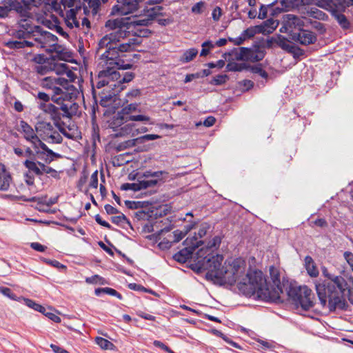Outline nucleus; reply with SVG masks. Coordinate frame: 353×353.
<instances>
[{"instance_id":"f257e3e1","label":"nucleus","mask_w":353,"mask_h":353,"mask_svg":"<svg viewBox=\"0 0 353 353\" xmlns=\"http://www.w3.org/2000/svg\"><path fill=\"white\" fill-rule=\"evenodd\" d=\"M203 250L196 252L194 262L190 268L196 274L207 271L205 279L208 281L219 286L225 284L234 285L241 277L246 268V261L241 257L227 259L222 265L223 256L210 253L203 256Z\"/></svg>"},{"instance_id":"f03ea898","label":"nucleus","mask_w":353,"mask_h":353,"mask_svg":"<svg viewBox=\"0 0 353 353\" xmlns=\"http://www.w3.org/2000/svg\"><path fill=\"white\" fill-rule=\"evenodd\" d=\"M74 94L63 91L61 88H54V94L51 96V100L57 103L56 106L52 103H41L39 108L47 114H49L54 121V125L59 132L69 139H75L78 137L79 133L73 132H67L64 128L65 122L61 118L71 119L76 114L79 105L73 101Z\"/></svg>"},{"instance_id":"7ed1b4c3","label":"nucleus","mask_w":353,"mask_h":353,"mask_svg":"<svg viewBox=\"0 0 353 353\" xmlns=\"http://www.w3.org/2000/svg\"><path fill=\"white\" fill-rule=\"evenodd\" d=\"M237 286L245 296H251L257 294L259 299L263 301H268L280 297L278 292L272 293L270 290L261 270L250 269L245 275V279H243V281H240Z\"/></svg>"},{"instance_id":"20e7f679","label":"nucleus","mask_w":353,"mask_h":353,"mask_svg":"<svg viewBox=\"0 0 353 353\" xmlns=\"http://www.w3.org/2000/svg\"><path fill=\"white\" fill-rule=\"evenodd\" d=\"M346 287L342 289L337 288L335 285H329L327 283H320L316 285V294L323 307L327 304L328 299V307L330 312H334L336 308L346 310L348 304L343 297Z\"/></svg>"},{"instance_id":"39448f33","label":"nucleus","mask_w":353,"mask_h":353,"mask_svg":"<svg viewBox=\"0 0 353 353\" xmlns=\"http://www.w3.org/2000/svg\"><path fill=\"white\" fill-rule=\"evenodd\" d=\"M288 296L296 309L301 307L303 311H308L314 305L312 300V290L306 285L296 287L290 285L288 290Z\"/></svg>"},{"instance_id":"423d86ee","label":"nucleus","mask_w":353,"mask_h":353,"mask_svg":"<svg viewBox=\"0 0 353 353\" xmlns=\"http://www.w3.org/2000/svg\"><path fill=\"white\" fill-rule=\"evenodd\" d=\"M272 43H276L282 50L291 54L295 59H298L305 54L304 50L294 44H290V41L281 34H277L268 39V47L270 48Z\"/></svg>"},{"instance_id":"0eeeda50","label":"nucleus","mask_w":353,"mask_h":353,"mask_svg":"<svg viewBox=\"0 0 353 353\" xmlns=\"http://www.w3.org/2000/svg\"><path fill=\"white\" fill-rule=\"evenodd\" d=\"M139 0H117V4L112 6L111 14L127 15L139 9Z\"/></svg>"},{"instance_id":"6e6552de","label":"nucleus","mask_w":353,"mask_h":353,"mask_svg":"<svg viewBox=\"0 0 353 353\" xmlns=\"http://www.w3.org/2000/svg\"><path fill=\"white\" fill-rule=\"evenodd\" d=\"M35 0H10L11 12H14L20 18H31V2Z\"/></svg>"},{"instance_id":"1a4fd4ad","label":"nucleus","mask_w":353,"mask_h":353,"mask_svg":"<svg viewBox=\"0 0 353 353\" xmlns=\"http://www.w3.org/2000/svg\"><path fill=\"white\" fill-rule=\"evenodd\" d=\"M106 67V68L99 72L97 77H106L110 83L111 82H115L114 83L110 84V88H115V90L120 89L119 81H121L122 74L118 72L114 66Z\"/></svg>"},{"instance_id":"9d476101","label":"nucleus","mask_w":353,"mask_h":353,"mask_svg":"<svg viewBox=\"0 0 353 353\" xmlns=\"http://www.w3.org/2000/svg\"><path fill=\"white\" fill-rule=\"evenodd\" d=\"M322 274L323 275L327 278L329 281L319 279L315 283V288L316 289V285L320 283H327L329 285H335V286L339 289H342L343 287H346L347 283L345 279L341 276H335L334 274H331L327 269L325 267L322 268Z\"/></svg>"},{"instance_id":"9b49d317","label":"nucleus","mask_w":353,"mask_h":353,"mask_svg":"<svg viewBox=\"0 0 353 353\" xmlns=\"http://www.w3.org/2000/svg\"><path fill=\"white\" fill-rule=\"evenodd\" d=\"M40 150H37V156L39 159L43 160L45 163L49 164L55 159L61 157L60 154L53 152L44 143L41 145Z\"/></svg>"},{"instance_id":"f8f14e48","label":"nucleus","mask_w":353,"mask_h":353,"mask_svg":"<svg viewBox=\"0 0 353 353\" xmlns=\"http://www.w3.org/2000/svg\"><path fill=\"white\" fill-rule=\"evenodd\" d=\"M24 302H25V304L28 307L32 308L35 311H38V312H41V314H43L46 316H47L49 319L52 320V321H54L55 323L61 322V319L59 316L56 315L54 313L46 312V307H44L41 305L36 303L33 300L30 299H24Z\"/></svg>"},{"instance_id":"ddd939ff","label":"nucleus","mask_w":353,"mask_h":353,"mask_svg":"<svg viewBox=\"0 0 353 353\" xmlns=\"http://www.w3.org/2000/svg\"><path fill=\"white\" fill-rule=\"evenodd\" d=\"M32 19V16L31 18L22 17L18 21L17 24L24 31L28 32L30 35L35 37L42 30V28L39 26H34L31 21Z\"/></svg>"},{"instance_id":"4468645a","label":"nucleus","mask_w":353,"mask_h":353,"mask_svg":"<svg viewBox=\"0 0 353 353\" xmlns=\"http://www.w3.org/2000/svg\"><path fill=\"white\" fill-rule=\"evenodd\" d=\"M120 92L119 90H115V88H111V90L108 91L103 90L99 93L100 98L99 104L104 108L109 106L112 102L115 101L117 96L119 95Z\"/></svg>"},{"instance_id":"2eb2a0df","label":"nucleus","mask_w":353,"mask_h":353,"mask_svg":"<svg viewBox=\"0 0 353 353\" xmlns=\"http://www.w3.org/2000/svg\"><path fill=\"white\" fill-rule=\"evenodd\" d=\"M209 229L210 225L207 223H203L200 225L198 232H195L194 236L190 239V244L192 245L193 249L198 248L203 244V241L200 239L206 235Z\"/></svg>"},{"instance_id":"dca6fc26","label":"nucleus","mask_w":353,"mask_h":353,"mask_svg":"<svg viewBox=\"0 0 353 353\" xmlns=\"http://www.w3.org/2000/svg\"><path fill=\"white\" fill-rule=\"evenodd\" d=\"M283 21H285L286 26L291 30L297 29L299 31L304 26L303 21L298 16L292 14H287L283 17Z\"/></svg>"},{"instance_id":"f3484780","label":"nucleus","mask_w":353,"mask_h":353,"mask_svg":"<svg viewBox=\"0 0 353 353\" xmlns=\"http://www.w3.org/2000/svg\"><path fill=\"white\" fill-rule=\"evenodd\" d=\"M195 249H193L192 245L188 248H183L176 253H175L172 258L176 261L180 263H185L190 258L192 257V253Z\"/></svg>"},{"instance_id":"a211bd4d","label":"nucleus","mask_w":353,"mask_h":353,"mask_svg":"<svg viewBox=\"0 0 353 353\" xmlns=\"http://www.w3.org/2000/svg\"><path fill=\"white\" fill-rule=\"evenodd\" d=\"M38 35H40V37L35 38L34 40L40 43H41V48H44L45 44H52L53 43H57L58 41V37L52 34L50 32L43 30H41Z\"/></svg>"},{"instance_id":"6ab92c4d","label":"nucleus","mask_w":353,"mask_h":353,"mask_svg":"<svg viewBox=\"0 0 353 353\" xmlns=\"http://www.w3.org/2000/svg\"><path fill=\"white\" fill-rule=\"evenodd\" d=\"M300 31L299 43L303 46L314 44L317 41L316 35L312 31L301 28Z\"/></svg>"},{"instance_id":"aec40b11","label":"nucleus","mask_w":353,"mask_h":353,"mask_svg":"<svg viewBox=\"0 0 353 353\" xmlns=\"http://www.w3.org/2000/svg\"><path fill=\"white\" fill-rule=\"evenodd\" d=\"M18 200L25 201V202H37L38 204H45L47 206L50 207L52 205L55 204L58 201V196L51 197L47 201H44L43 198L32 196L30 198H28L24 195H21L17 197Z\"/></svg>"},{"instance_id":"412c9836","label":"nucleus","mask_w":353,"mask_h":353,"mask_svg":"<svg viewBox=\"0 0 353 353\" xmlns=\"http://www.w3.org/2000/svg\"><path fill=\"white\" fill-rule=\"evenodd\" d=\"M277 2H279L281 6L284 7V9L288 10V11L307 3L305 0H276L270 3L269 6H274Z\"/></svg>"},{"instance_id":"4be33fe9","label":"nucleus","mask_w":353,"mask_h":353,"mask_svg":"<svg viewBox=\"0 0 353 353\" xmlns=\"http://www.w3.org/2000/svg\"><path fill=\"white\" fill-rule=\"evenodd\" d=\"M73 54L70 51H68L66 48L61 46V48L58 49L57 54L50 55L51 61H56L57 60H61L65 61H71Z\"/></svg>"},{"instance_id":"5701e85b","label":"nucleus","mask_w":353,"mask_h":353,"mask_svg":"<svg viewBox=\"0 0 353 353\" xmlns=\"http://www.w3.org/2000/svg\"><path fill=\"white\" fill-rule=\"evenodd\" d=\"M305 268L307 270V274L311 277H316L319 276V272L316 268V265L312 258V256L307 255L305 257Z\"/></svg>"},{"instance_id":"b1692460","label":"nucleus","mask_w":353,"mask_h":353,"mask_svg":"<svg viewBox=\"0 0 353 353\" xmlns=\"http://www.w3.org/2000/svg\"><path fill=\"white\" fill-rule=\"evenodd\" d=\"M117 49V45L110 46L109 48L102 54L101 59L114 61V62L118 61V59H120V53Z\"/></svg>"},{"instance_id":"393cba45","label":"nucleus","mask_w":353,"mask_h":353,"mask_svg":"<svg viewBox=\"0 0 353 353\" xmlns=\"http://www.w3.org/2000/svg\"><path fill=\"white\" fill-rule=\"evenodd\" d=\"M332 15L337 21L343 30H348L350 28V22L345 14L340 13L336 10H334L332 12Z\"/></svg>"},{"instance_id":"a878e982","label":"nucleus","mask_w":353,"mask_h":353,"mask_svg":"<svg viewBox=\"0 0 353 353\" xmlns=\"http://www.w3.org/2000/svg\"><path fill=\"white\" fill-rule=\"evenodd\" d=\"M265 52L264 50L260 48V46L258 43L253 44L252 52L249 57V60L251 62H259L264 58Z\"/></svg>"},{"instance_id":"bb28decb","label":"nucleus","mask_w":353,"mask_h":353,"mask_svg":"<svg viewBox=\"0 0 353 353\" xmlns=\"http://www.w3.org/2000/svg\"><path fill=\"white\" fill-rule=\"evenodd\" d=\"M36 131L37 132V133H39V134L41 137L42 139L43 137L47 138L46 134L48 132L49 133V134L52 133V132L54 131V128L50 123L42 121L39 122L36 126Z\"/></svg>"},{"instance_id":"cd10ccee","label":"nucleus","mask_w":353,"mask_h":353,"mask_svg":"<svg viewBox=\"0 0 353 353\" xmlns=\"http://www.w3.org/2000/svg\"><path fill=\"white\" fill-rule=\"evenodd\" d=\"M20 127L21 130L25 134L24 138L30 141L33 139H37V135L34 132L32 128L25 121H20Z\"/></svg>"},{"instance_id":"c85d7f7f","label":"nucleus","mask_w":353,"mask_h":353,"mask_svg":"<svg viewBox=\"0 0 353 353\" xmlns=\"http://www.w3.org/2000/svg\"><path fill=\"white\" fill-rule=\"evenodd\" d=\"M277 25V21L270 18L263 21L261 25L257 26H262L263 32H261V33L265 35L272 33V32L276 29Z\"/></svg>"},{"instance_id":"c756f323","label":"nucleus","mask_w":353,"mask_h":353,"mask_svg":"<svg viewBox=\"0 0 353 353\" xmlns=\"http://www.w3.org/2000/svg\"><path fill=\"white\" fill-rule=\"evenodd\" d=\"M270 274L271 277V280L273 283V285L276 287L278 291H276L279 294L283 293V289L281 287V283L280 281V273L279 272L275 269L274 267H271L270 269Z\"/></svg>"},{"instance_id":"7c9ffc66","label":"nucleus","mask_w":353,"mask_h":353,"mask_svg":"<svg viewBox=\"0 0 353 353\" xmlns=\"http://www.w3.org/2000/svg\"><path fill=\"white\" fill-rule=\"evenodd\" d=\"M169 173L164 170H159L153 172L152 170H146L143 173L142 176L145 178L149 177H155L156 179H158L159 181H161L163 183L164 182V179L168 177Z\"/></svg>"},{"instance_id":"2f4dec72","label":"nucleus","mask_w":353,"mask_h":353,"mask_svg":"<svg viewBox=\"0 0 353 353\" xmlns=\"http://www.w3.org/2000/svg\"><path fill=\"white\" fill-rule=\"evenodd\" d=\"M250 64L247 63H236L234 61H228L226 65V71L228 72H241L243 70H248Z\"/></svg>"},{"instance_id":"473e14b6","label":"nucleus","mask_w":353,"mask_h":353,"mask_svg":"<svg viewBox=\"0 0 353 353\" xmlns=\"http://www.w3.org/2000/svg\"><path fill=\"white\" fill-rule=\"evenodd\" d=\"M98 79L99 81L96 83V85L92 84V95L96 103H97V95L95 88L101 89L106 85H110V81L106 77H98Z\"/></svg>"},{"instance_id":"72a5a7b5","label":"nucleus","mask_w":353,"mask_h":353,"mask_svg":"<svg viewBox=\"0 0 353 353\" xmlns=\"http://www.w3.org/2000/svg\"><path fill=\"white\" fill-rule=\"evenodd\" d=\"M261 32H263L262 26H250L245 29V30H243L241 35L243 38H245V41L246 39L253 38L255 36V34H260Z\"/></svg>"},{"instance_id":"f704fd0d","label":"nucleus","mask_w":353,"mask_h":353,"mask_svg":"<svg viewBox=\"0 0 353 353\" xmlns=\"http://www.w3.org/2000/svg\"><path fill=\"white\" fill-rule=\"evenodd\" d=\"M152 204L151 202L148 201H132L129 200L125 201V205L128 209L136 210L146 208Z\"/></svg>"},{"instance_id":"c9c22d12","label":"nucleus","mask_w":353,"mask_h":353,"mask_svg":"<svg viewBox=\"0 0 353 353\" xmlns=\"http://www.w3.org/2000/svg\"><path fill=\"white\" fill-rule=\"evenodd\" d=\"M211 73H212V72L210 69H203L201 72H199L196 73L188 74L185 76L184 82L186 83L192 81L194 79L203 78L205 77H208L210 74H211Z\"/></svg>"},{"instance_id":"e433bc0d","label":"nucleus","mask_w":353,"mask_h":353,"mask_svg":"<svg viewBox=\"0 0 353 353\" xmlns=\"http://www.w3.org/2000/svg\"><path fill=\"white\" fill-rule=\"evenodd\" d=\"M105 26L106 28H109L111 30H121V28L126 26V23L123 21V19H117L114 20H108L105 22Z\"/></svg>"},{"instance_id":"4c0bfd02","label":"nucleus","mask_w":353,"mask_h":353,"mask_svg":"<svg viewBox=\"0 0 353 353\" xmlns=\"http://www.w3.org/2000/svg\"><path fill=\"white\" fill-rule=\"evenodd\" d=\"M23 165L28 169L29 171L33 172L36 175L41 176L43 174V172L37 165V161L35 160L26 159L23 162Z\"/></svg>"},{"instance_id":"58836bf2","label":"nucleus","mask_w":353,"mask_h":353,"mask_svg":"<svg viewBox=\"0 0 353 353\" xmlns=\"http://www.w3.org/2000/svg\"><path fill=\"white\" fill-rule=\"evenodd\" d=\"M170 212V208L167 205H160L156 208L155 210H152L150 215L151 217L154 216V219H158L166 216Z\"/></svg>"},{"instance_id":"ea45409f","label":"nucleus","mask_w":353,"mask_h":353,"mask_svg":"<svg viewBox=\"0 0 353 353\" xmlns=\"http://www.w3.org/2000/svg\"><path fill=\"white\" fill-rule=\"evenodd\" d=\"M221 239L219 236H215L211 241H210L208 243V245L206 247V250H205L203 248H201V250H203V256H205L206 255H208V254H206V252L208 251L209 250H211V249H213V248H218L220 245H221ZM201 250V249H200ZM199 251V250L197 251V252ZM211 252H210V254ZM212 254H214L213 252H212ZM209 254V253H208Z\"/></svg>"},{"instance_id":"a19ab883","label":"nucleus","mask_w":353,"mask_h":353,"mask_svg":"<svg viewBox=\"0 0 353 353\" xmlns=\"http://www.w3.org/2000/svg\"><path fill=\"white\" fill-rule=\"evenodd\" d=\"M252 50L253 49L250 48L240 47L239 48V53L237 54V57H236V60L248 61L249 57L252 52Z\"/></svg>"},{"instance_id":"79ce46f5","label":"nucleus","mask_w":353,"mask_h":353,"mask_svg":"<svg viewBox=\"0 0 353 353\" xmlns=\"http://www.w3.org/2000/svg\"><path fill=\"white\" fill-rule=\"evenodd\" d=\"M12 176L10 174H0V190L6 191L9 189Z\"/></svg>"},{"instance_id":"37998d69","label":"nucleus","mask_w":353,"mask_h":353,"mask_svg":"<svg viewBox=\"0 0 353 353\" xmlns=\"http://www.w3.org/2000/svg\"><path fill=\"white\" fill-rule=\"evenodd\" d=\"M108 37V41H110L111 46L118 45L117 43L119 42L120 39L123 38L125 36V33L123 32L121 30H117L116 32L110 33L109 34H106Z\"/></svg>"},{"instance_id":"c03bdc74","label":"nucleus","mask_w":353,"mask_h":353,"mask_svg":"<svg viewBox=\"0 0 353 353\" xmlns=\"http://www.w3.org/2000/svg\"><path fill=\"white\" fill-rule=\"evenodd\" d=\"M95 342L103 350H114L116 347L112 342L101 336H97Z\"/></svg>"},{"instance_id":"a18cd8bd","label":"nucleus","mask_w":353,"mask_h":353,"mask_svg":"<svg viewBox=\"0 0 353 353\" xmlns=\"http://www.w3.org/2000/svg\"><path fill=\"white\" fill-rule=\"evenodd\" d=\"M46 137L47 138L43 137V139L50 143H61L63 141L62 137L58 132L54 130L50 134L48 132Z\"/></svg>"},{"instance_id":"49530a36","label":"nucleus","mask_w":353,"mask_h":353,"mask_svg":"<svg viewBox=\"0 0 353 353\" xmlns=\"http://www.w3.org/2000/svg\"><path fill=\"white\" fill-rule=\"evenodd\" d=\"M121 74V79L119 81L120 89H119V92H121L125 88V86L123 85L125 83L130 82L135 77V74L132 72H126Z\"/></svg>"},{"instance_id":"de8ad7c7","label":"nucleus","mask_w":353,"mask_h":353,"mask_svg":"<svg viewBox=\"0 0 353 353\" xmlns=\"http://www.w3.org/2000/svg\"><path fill=\"white\" fill-rule=\"evenodd\" d=\"M248 70L254 74H258L263 79H267L269 77L268 73L263 69L261 63H258L254 65H250Z\"/></svg>"},{"instance_id":"09e8293b","label":"nucleus","mask_w":353,"mask_h":353,"mask_svg":"<svg viewBox=\"0 0 353 353\" xmlns=\"http://www.w3.org/2000/svg\"><path fill=\"white\" fill-rule=\"evenodd\" d=\"M128 114L123 112V110L119 111L113 117L112 123L116 125H121L125 122L128 121Z\"/></svg>"},{"instance_id":"8fccbe9b","label":"nucleus","mask_w":353,"mask_h":353,"mask_svg":"<svg viewBox=\"0 0 353 353\" xmlns=\"http://www.w3.org/2000/svg\"><path fill=\"white\" fill-rule=\"evenodd\" d=\"M137 145H139V141L137 140V138H135L133 139H130V140H128L123 143H119L116 147V150L117 152H120V151L124 150L127 148L136 146Z\"/></svg>"},{"instance_id":"3c124183","label":"nucleus","mask_w":353,"mask_h":353,"mask_svg":"<svg viewBox=\"0 0 353 353\" xmlns=\"http://www.w3.org/2000/svg\"><path fill=\"white\" fill-rule=\"evenodd\" d=\"M197 54L198 50L196 48H190L183 53L181 60L183 63H188L193 60Z\"/></svg>"},{"instance_id":"603ef678","label":"nucleus","mask_w":353,"mask_h":353,"mask_svg":"<svg viewBox=\"0 0 353 353\" xmlns=\"http://www.w3.org/2000/svg\"><path fill=\"white\" fill-rule=\"evenodd\" d=\"M10 0H3L2 6H0V18H6L11 12Z\"/></svg>"},{"instance_id":"864d4df0","label":"nucleus","mask_w":353,"mask_h":353,"mask_svg":"<svg viewBox=\"0 0 353 353\" xmlns=\"http://www.w3.org/2000/svg\"><path fill=\"white\" fill-rule=\"evenodd\" d=\"M229 79V77L227 74H218L214 77L210 83L214 85H221L226 83Z\"/></svg>"},{"instance_id":"5fc2aeb1","label":"nucleus","mask_w":353,"mask_h":353,"mask_svg":"<svg viewBox=\"0 0 353 353\" xmlns=\"http://www.w3.org/2000/svg\"><path fill=\"white\" fill-rule=\"evenodd\" d=\"M52 64V70L55 71L57 74H65L69 69V66L66 63H58L53 61Z\"/></svg>"},{"instance_id":"6e6d98bb","label":"nucleus","mask_w":353,"mask_h":353,"mask_svg":"<svg viewBox=\"0 0 353 353\" xmlns=\"http://www.w3.org/2000/svg\"><path fill=\"white\" fill-rule=\"evenodd\" d=\"M187 229L185 232L181 231L179 230H176L173 232L174 239L172 243L179 242L188 233V232L192 228V225L186 226Z\"/></svg>"},{"instance_id":"4d7b16f0","label":"nucleus","mask_w":353,"mask_h":353,"mask_svg":"<svg viewBox=\"0 0 353 353\" xmlns=\"http://www.w3.org/2000/svg\"><path fill=\"white\" fill-rule=\"evenodd\" d=\"M32 61L39 65L52 63V61H51L50 57H46L44 54H36L34 57Z\"/></svg>"},{"instance_id":"13d9d810","label":"nucleus","mask_w":353,"mask_h":353,"mask_svg":"<svg viewBox=\"0 0 353 353\" xmlns=\"http://www.w3.org/2000/svg\"><path fill=\"white\" fill-rule=\"evenodd\" d=\"M54 77H48L43 79L42 81L43 88L52 90L53 94H54V88H59L56 85V83H54Z\"/></svg>"},{"instance_id":"bf43d9fd","label":"nucleus","mask_w":353,"mask_h":353,"mask_svg":"<svg viewBox=\"0 0 353 353\" xmlns=\"http://www.w3.org/2000/svg\"><path fill=\"white\" fill-rule=\"evenodd\" d=\"M54 83L56 85H60L65 90H69L70 88L74 89V86L70 84L68 79L63 77H54Z\"/></svg>"},{"instance_id":"052dcab7","label":"nucleus","mask_w":353,"mask_h":353,"mask_svg":"<svg viewBox=\"0 0 353 353\" xmlns=\"http://www.w3.org/2000/svg\"><path fill=\"white\" fill-rule=\"evenodd\" d=\"M121 190H133L134 192L141 190L139 180L138 183H125L121 185Z\"/></svg>"},{"instance_id":"680f3d73","label":"nucleus","mask_w":353,"mask_h":353,"mask_svg":"<svg viewBox=\"0 0 353 353\" xmlns=\"http://www.w3.org/2000/svg\"><path fill=\"white\" fill-rule=\"evenodd\" d=\"M5 46L10 50H18L23 48V41L9 40L5 42Z\"/></svg>"},{"instance_id":"e2e57ef3","label":"nucleus","mask_w":353,"mask_h":353,"mask_svg":"<svg viewBox=\"0 0 353 353\" xmlns=\"http://www.w3.org/2000/svg\"><path fill=\"white\" fill-rule=\"evenodd\" d=\"M36 72L41 74H46L50 71L52 70V64H42L35 67Z\"/></svg>"},{"instance_id":"0e129e2a","label":"nucleus","mask_w":353,"mask_h":353,"mask_svg":"<svg viewBox=\"0 0 353 353\" xmlns=\"http://www.w3.org/2000/svg\"><path fill=\"white\" fill-rule=\"evenodd\" d=\"M110 65H115L117 69L118 70H128L133 68V65L131 63H124V60L122 59H118V61L114 62H110Z\"/></svg>"},{"instance_id":"69168bd1","label":"nucleus","mask_w":353,"mask_h":353,"mask_svg":"<svg viewBox=\"0 0 353 353\" xmlns=\"http://www.w3.org/2000/svg\"><path fill=\"white\" fill-rule=\"evenodd\" d=\"M139 182H140L141 189L144 190V189H147L150 187L156 186L159 183V180L158 179L142 180V181L139 180Z\"/></svg>"},{"instance_id":"338daca9","label":"nucleus","mask_w":353,"mask_h":353,"mask_svg":"<svg viewBox=\"0 0 353 353\" xmlns=\"http://www.w3.org/2000/svg\"><path fill=\"white\" fill-rule=\"evenodd\" d=\"M111 221L116 225H119L121 222H125L130 226H132L130 220L123 214L119 216H112Z\"/></svg>"},{"instance_id":"774afa93","label":"nucleus","mask_w":353,"mask_h":353,"mask_svg":"<svg viewBox=\"0 0 353 353\" xmlns=\"http://www.w3.org/2000/svg\"><path fill=\"white\" fill-rule=\"evenodd\" d=\"M310 15L319 20H325L327 18V15L324 12L317 8L312 9Z\"/></svg>"}]
</instances>
